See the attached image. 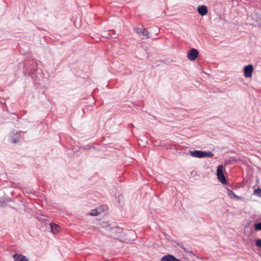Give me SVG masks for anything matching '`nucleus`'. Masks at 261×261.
Instances as JSON below:
<instances>
[{
	"mask_svg": "<svg viewBox=\"0 0 261 261\" xmlns=\"http://www.w3.org/2000/svg\"><path fill=\"white\" fill-rule=\"evenodd\" d=\"M190 154L194 157L198 158L212 157L214 156V154L211 151H205L201 150H194L191 151Z\"/></svg>",
	"mask_w": 261,
	"mask_h": 261,
	"instance_id": "1",
	"label": "nucleus"
},
{
	"mask_svg": "<svg viewBox=\"0 0 261 261\" xmlns=\"http://www.w3.org/2000/svg\"><path fill=\"white\" fill-rule=\"evenodd\" d=\"M223 166L221 165L218 167L217 170V176L219 181L223 185L226 184L227 182L225 179V176L224 175L223 172Z\"/></svg>",
	"mask_w": 261,
	"mask_h": 261,
	"instance_id": "2",
	"label": "nucleus"
},
{
	"mask_svg": "<svg viewBox=\"0 0 261 261\" xmlns=\"http://www.w3.org/2000/svg\"><path fill=\"white\" fill-rule=\"evenodd\" d=\"M198 54L199 52L197 49L192 48L189 51L187 57L190 61H194L197 58Z\"/></svg>",
	"mask_w": 261,
	"mask_h": 261,
	"instance_id": "3",
	"label": "nucleus"
},
{
	"mask_svg": "<svg viewBox=\"0 0 261 261\" xmlns=\"http://www.w3.org/2000/svg\"><path fill=\"white\" fill-rule=\"evenodd\" d=\"M253 66L251 64L246 66L244 68V76L246 77H251L252 75Z\"/></svg>",
	"mask_w": 261,
	"mask_h": 261,
	"instance_id": "4",
	"label": "nucleus"
},
{
	"mask_svg": "<svg viewBox=\"0 0 261 261\" xmlns=\"http://www.w3.org/2000/svg\"><path fill=\"white\" fill-rule=\"evenodd\" d=\"M134 30L136 33L141 34L143 37H145L146 38H148L149 37V32L147 29L145 28L142 29L140 28H135Z\"/></svg>",
	"mask_w": 261,
	"mask_h": 261,
	"instance_id": "5",
	"label": "nucleus"
},
{
	"mask_svg": "<svg viewBox=\"0 0 261 261\" xmlns=\"http://www.w3.org/2000/svg\"><path fill=\"white\" fill-rule=\"evenodd\" d=\"M161 261H180L179 259L176 258L174 256L171 254H167L163 256L161 259Z\"/></svg>",
	"mask_w": 261,
	"mask_h": 261,
	"instance_id": "6",
	"label": "nucleus"
},
{
	"mask_svg": "<svg viewBox=\"0 0 261 261\" xmlns=\"http://www.w3.org/2000/svg\"><path fill=\"white\" fill-rule=\"evenodd\" d=\"M198 13L201 16L206 15L207 13V8L205 5H202L198 7Z\"/></svg>",
	"mask_w": 261,
	"mask_h": 261,
	"instance_id": "7",
	"label": "nucleus"
},
{
	"mask_svg": "<svg viewBox=\"0 0 261 261\" xmlns=\"http://www.w3.org/2000/svg\"><path fill=\"white\" fill-rule=\"evenodd\" d=\"M15 261H29L28 258L22 254H15L13 256Z\"/></svg>",
	"mask_w": 261,
	"mask_h": 261,
	"instance_id": "8",
	"label": "nucleus"
},
{
	"mask_svg": "<svg viewBox=\"0 0 261 261\" xmlns=\"http://www.w3.org/2000/svg\"><path fill=\"white\" fill-rule=\"evenodd\" d=\"M50 228L51 229V232L55 234L57 233L60 230L59 226L55 223H51L50 224Z\"/></svg>",
	"mask_w": 261,
	"mask_h": 261,
	"instance_id": "9",
	"label": "nucleus"
},
{
	"mask_svg": "<svg viewBox=\"0 0 261 261\" xmlns=\"http://www.w3.org/2000/svg\"><path fill=\"white\" fill-rule=\"evenodd\" d=\"M32 62L35 65V67L34 66H33L32 68H31V71H30V74L32 75V77L33 78V76H34V75L35 74L36 71L37 70V67H38V64L36 60L33 61Z\"/></svg>",
	"mask_w": 261,
	"mask_h": 261,
	"instance_id": "10",
	"label": "nucleus"
},
{
	"mask_svg": "<svg viewBox=\"0 0 261 261\" xmlns=\"http://www.w3.org/2000/svg\"><path fill=\"white\" fill-rule=\"evenodd\" d=\"M254 228L256 230H261V222L255 224Z\"/></svg>",
	"mask_w": 261,
	"mask_h": 261,
	"instance_id": "11",
	"label": "nucleus"
},
{
	"mask_svg": "<svg viewBox=\"0 0 261 261\" xmlns=\"http://www.w3.org/2000/svg\"><path fill=\"white\" fill-rule=\"evenodd\" d=\"M254 194L258 196H261V189L260 188L255 189L254 191Z\"/></svg>",
	"mask_w": 261,
	"mask_h": 261,
	"instance_id": "12",
	"label": "nucleus"
},
{
	"mask_svg": "<svg viewBox=\"0 0 261 261\" xmlns=\"http://www.w3.org/2000/svg\"><path fill=\"white\" fill-rule=\"evenodd\" d=\"M227 193L228 195H229V196H233V197H238V196H237L235 194V193L233 192H232L231 190H228L227 191Z\"/></svg>",
	"mask_w": 261,
	"mask_h": 261,
	"instance_id": "13",
	"label": "nucleus"
},
{
	"mask_svg": "<svg viewBox=\"0 0 261 261\" xmlns=\"http://www.w3.org/2000/svg\"><path fill=\"white\" fill-rule=\"evenodd\" d=\"M255 244L257 247H261V239H258L255 242Z\"/></svg>",
	"mask_w": 261,
	"mask_h": 261,
	"instance_id": "14",
	"label": "nucleus"
},
{
	"mask_svg": "<svg viewBox=\"0 0 261 261\" xmlns=\"http://www.w3.org/2000/svg\"><path fill=\"white\" fill-rule=\"evenodd\" d=\"M90 214L91 216H95L97 215L98 213L97 212V210H94L91 212Z\"/></svg>",
	"mask_w": 261,
	"mask_h": 261,
	"instance_id": "15",
	"label": "nucleus"
},
{
	"mask_svg": "<svg viewBox=\"0 0 261 261\" xmlns=\"http://www.w3.org/2000/svg\"><path fill=\"white\" fill-rule=\"evenodd\" d=\"M5 203V201L3 198H0V205H2Z\"/></svg>",
	"mask_w": 261,
	"mask_h": 261,
	"instance_id": "16",
	"label": "nucleus"
},
{
	"mask_svg": "<svg viewBox=\"0 0 261 261\" xmlns=\"http://www.w3.org/2000/svg\"><path fill=\"white\" fill-rule=\"evenodd\" d=\"M178 246H179L180 248H182V249H184L185 250H186V249H185V248H184V245L183 243H179V244H178Z\"/></svg>",
	"mask_w": 261,
	"mask_h": 261,
	"instance_id": "17",
	"label": "nucleus"
},
{
	"mask_svg": "<svg viewBox=\"0 0 261 261\" xmlns=\"http://www.w3.org/2000/svg\"><path fill=\"white\" fill-rule=\"evenodd\" d=\"M18 141V139H17V140H16V139H13V140H12V143H17Z\"/></svg>",
	"mask_w": 261,
	"mask_h": 261,
	"instance_id": "18",
	"label": "nucleus"
},
{
	"mask_svg": "<svg viewBox=\"0 0 261 261\" xmlns=\"http://www.w3.org/2000/svg\"><path fill=\"white\" fill-rule=\"evenodd\" d=\"M103 37H106V38H108V37H109V36H108V35H107V34H106V35H103Z\"/></svg>",
	"mask_w": 261,
	"mask_h": 261,
	"instance_id": "19",
	"label": "nucleus"
}]
</instances>
